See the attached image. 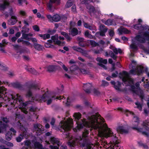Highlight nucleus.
<instances>
[{
  "label": "nucleus",
  "instance_id": "obj_15",
  "mask_svg": "<svg viewBox=\"0 0 149 149\" xmlns=\"http://www.w3.org/2000/svg\"><path fill=\"white\" fill-rule=\"evenodd\" d=\"M111 83L114 86L113 87L116 90L118 91H121V90L120 88L121 84L120 82L118 81L117 83H116L114 81H111Z\"/></svg>",
  "mask_w": 149,
  "mask_h": 149
},
{
  "label": "nucleus",
  "instance_id": "obj_61",
  "mask_svg": "<svg viewBox=\"0 0 149 149\" xmlns=\"http://www.w3.org/2000/svg\"><path fill=\"white\" fill-rule=\"evenodd\" d=\"M119 74L120 75H124L126 76H128L129 75L128 73L125 71H122V72H120Z\"/></svg>",
  "mask_w": 149,
  "mask_h": 149
},
{
  "label": "nucleus",
  "instance_id": "obj_3",
  "mask_svg": "<svg viewBox=\"0 0 149 149\" xmlns=\"http://www.w3.org/2000/svg\"><path fill=\"white\" fill-rule=\"evenodd\" d=\"M81 115L79 113H75L74 115V120L76 121L77 126L75 128L73 129L74 132H77V130H79L82 129L83 127L88 125V123L85 118L81 120V122H79V120L81 118Z\"/></svg>",
  "mask_w": 149,
  "mask_h": 149
},
{
  "label": "nucleus",
  "instance_id": "obj_38",
  "mask_svg": "<svg viewBox=\"0 0 149 149\" xmlns=\"http://www.w3.org/2000/svg\"><path fill=\"white\" fill-rule=\"evenodd\" d=\"M88 41H89L91 45L93 47L99 46V44L98 43L96 42L94 40H89Z\"/></svg>",
  "mask_w": 149,
  "mask_h": 149
},
{
  "label": "nucleus",
  "instance_id": "obj_52",
  "mask_svg": "<svg viewBox=\"0 0 149 149\" xmlns=\"http://www.w3.org/2000/svg\"><path fill=\"white\" fill-rule=\"evenodd\" d=\"M33 29L36 31L38 32L40 31V28L37 25H35L32 26Z\"/></svg>",
  "mask_w": 149,
  "mask_h": 149
},
{
  "label": "nucleus",
  "instance_id": "obj_24",
  "mask_svg": "<svg viewBox=\"0 0 149 149\" xmlns=\"http://www.w3.org/2000/svg\"><path fill=\"white\" fill-rule=\"evenodd\" d=\"M72 48L74 51L79 52L81 53L85 54V50L79 47L74 46L72 47Z\"/></svg>",
  "mask_w": 149,
  "mask_h": 149
},
{
  "label": "nucleus",
  "instance_id": "obj_25",
  "mask_svg": "<svg viewBox=\"0 0 149 149\" xmlns=\"http://www.w3.org/2000/svg\"><path fill=\"white\" fill-rule=\"evenodd\" d=\"M26 69L28 71L32 74L35 75H37L38 74V72L34 68L27 67Z\"/></svg>",
  "mask_w": 149,
  "mask_h": 149
},
{
  "label": "nucleus",
  "instance_id": "obj_2",
  "mask_svg": "<svg viewBox=\"0 0 149 149\" xmlns=\"http://www.w3.org/2000/svg\"><path fill=\"white\" fill-rule=\"evenodd\" d=\"M16 96H13V95H9L8 96L6 95L4 97L5 100H8L9 103L12 105L17 104L20 107H26L27 104L23 102L22 97L19 94H17Z\"/></svg>",
  "mask_w": 149,
  "mask_h": 149
},
{
  "label": "nucleus",
  "instance_id": "obj_7",
  "mask_svg": "<svg viewBox=\"0 0 149 149\" xmlns=\"http://www.w3.org/2000/svg\"><path fill=\"white\" fill-rule=\"evenodd\" d=\"M60 130H63L64 132L70 131L71 129V127L69 123L67 121H61L59 124Z\"/></svg>",
  "mask_w": 149,
  "mask_h": 149
},
{
  "label": "nucleus",
  "instance_id": "obj_16",
  "mask_svg": "<svg viewBox=\"0 0 149 149\" xmlns=\"http://www.w3.org/2000/svg\"><path fill=\"white\" fill-rule=\"evenodd\" d=\"M26 133L25 132H23L20 134L18 137L16 138V140L17 142H20L24 139V137L26 136Z\"/></svg>",
  "mask_w": 149,
  "mask_h": 149
},
{
  "label": "nucleus",
  "instance_id": "obj_57",
  "mask_svg": "<svg viewBox=\"0 0 149 149\" xmlns=\"http://www.w3.org/2000/svg\"><path fill=\"white\" fill-rule=\"evenodd\" d=\"M102 86H107L109 85V83L108 82L104 80L102 81Z\"/></svg>",
  "mask_w": 149,
  "mask_h": 149
},
{
  "label": "nucleus",
  "instance_id": "obj_63",
  "mask_svg": "<svg viewBox=\"0 0 149 149\" xmlns=\"http://www.w3.org/2000/svg\"><path fill=\"white\" fill-rule=\"evenodd\" d=\"M47 19L50 20V21L53 22V16H52L50 15H47Z\"/></svg>",
  "mask_w": 149,
  "mask_h": 149
},
{
  "label": "nucleus",
  "instance_id": "obj_37",
  "mask_svg": "<svg viewBox=\"0 0 149 149\" xmlns=\"http://www.w3.org/2000/svg\"><path fill=\"white\" fill-rule=\"evenodd\" d=\"M51 142L54 144H56L58 146L59 145V141L54 137L52 138H51Z\"/></svg>",
  "mask_w": 149,
  "mask_h": 149
},
{
  "label": "nucleus",
  "instance_id": "obj_12",
  "mask_svg": "<svg viewBox=\"0 0 149 149\" xmlns=\"http://www.w3.org/2000/svg\"><path fill=\"white\" fill-rule=\"evenodd\" d=\"M26 95V97L29 98H31V101L32 102L34 101H37L36 100V99L38 100V97L40 96V95H37L36 97H34L33 96L31 90L29 89L27 92Z\"/></svg>",
  "mask_w": 149,
  "mask_h": 149
},
{
  "label": "nucleus",
  "instance_id": "obj_41",
  "mask_svg": "<svg viewBox=\"0 0 149 149\" xmlns=\"http://www.w3.org/2000/svg\"><path fill=\"white\" fill-rule=\"evenodd\" d=\"M118 31H119V35H121L123 33L126 32V31H128V30L125 28H119L118 29Z\"/></svg>",
  "mask_w": 149,
  "mask_h": 149
},
{
  "label": "nucleus",
  "instance_id": "obj_29",
  "mask_svg": "<svg viewBox=\"0 0 149 149\" xmlns=\"http://www.w3.org/2000/svg\"><path fill=\"white\" fill-rule=\"evenodd\" d=\"M144 67L142 66L138 67L136 70V73L138 75H140L143 72Z\"/></svg>",
  "mask_w": 149,
  "mask_h": 149
},
{
  "label": "nucleus",
  "instance_id": "obj_55",
  "mask_svg": "<svg viewBox=\"0 0 149 149\" xmlns=\"http://www.w3.org/2000/svg\"><path fill=\"white\" fill-rule=\"evenodd\" d=\"M93 92L96 95H98L100 94V92L97 89L94 88L93 91Z\"/></svg>",
  "mask_w": 149,
  "mask_h": 149
},
{
  "label": "nucleus",
  "instance_id": "obj_28",
  "mask_svg": "<svg viewBox=\"0 0 149 149\" xmlns=\"http://www.w3.org/2000/svg\"><path fill=\"white\" fill-rule=\"evenodd\" d=\"M47 71L50 72L55 71L56 70V67L55 65H49L47 67Z\"/></svg>",
  "mask_w": 149,
  "mask_h": 149
},
{
  "label": "nucleus",
  "instance_id": "obj_43",
  "mask_svg": "<svg viewBox=\"0 0 149 149\" xmlns=\"http://www.w3.org/2000/svg\"><path fill=\"white\" fill-rule=\"evenodd\" d=\"M113 20L111 19H108L104 22V24L107 26H110L112 25Z\"/></svg>",
  "mask_w": 149,
  "mask_h": 149
},
{
  "label": "nucleus",
  "instance_id": "obj_48",
  "mask_svg": "<svg viewBox=\"0 0 149 149\" xmlns=\"http://www.w3.org/2000/svg\"><path fill=\"white\" fill-rule=\"evenodd\" d=\"M24 144L25 146H26L28 147L31 146V142L30 140H26L24 141Z\"/></svg>",
  "mask_w": 149,
  "mask_h": 149
},
{
  "label": "nucleus",
  "instance_id": "obj_35",
  "mask_svg": "<svg viewBox=\"0 0 149 149\" xmlns=\"http://www.w3.org/2000/svg\"><path fill=\"white\" fill-rule=\"evenodd\" d=\"M34 146L35 148L39 149H42V145L40 142H36L34 143Z\"/></svg>",
  "mask_w": 149,
  "mask_h": 149
},
{
  "label": "nucleus",
  "instance_id": "obj_5",
  "mask_svg": "<svg viewBox=\"0 0 149 149\" xmlns=\"http://www.w3.org/2000/svg\"><path fill=\"white\" fill-rule=\"evenodd\" d=\"M135 40L140 43H144L146 41H149V31L143 32L142 34L137 35L135 37ZM149 44V42H148Z\"/></svg>",
  "mask_w": 149,
  "mask_h": 149
},
{
  "label": "nucleus",
  "instance_id": "obj_19",
  "mask_svg": "<svg viewBox=\"0 0 149 149\" xmlns=\"http://www.w3.org/2000/svg\"><path fill=\"white\" fill-rule=\"evenodd\" d=\"M12 85L13 87L17 88L19 90H23V86L18 82H16L12 83Z\"/></svg>",
  "mask_w": 149,
  "mask_h": 149
},
{
  "label": "nucleus",
  "instance_id": "obj_26",
  "mask_svg": "<svg viewBox=\"0 0 149 149\" xmlns=\"http://www.w3.org/2000/svg\"><path fill=\"white\" fill-rule=\"evenodd\" d=\"M61 35L63 36L67 40L68 42L70 41L72 39V38L70 37L69 35L67 33L64 31H61L60 32Z\"/></svg>",
  "mask_w": 149,
  "mask_h": 149
},
{
  "label": "nucleus",
  "instance_id": "obj_60",
  "mask_svg": "<svg viewBox=\"0 0 149 149\" xmlns=\"http://www.w3.org/2000/svg\"><path fill=\"white\" fill-rule=\"evenodd\" d=\"M45 47L46 48H52L54 46L53 45H51L50 43H45Z\"/></svg>",
  "mask_w": 149,
  "mask_h": 149
},
{
  "label": "nucleus",
  "instance_id": "obj_13",
  "mask_svg": "<svg viewBox=\"0 0 149 149\" xmlns=\"http://www.w3.org/2000/svg\"><path fill=\"white\" fill-rule=\"evenodd\" d=\"M60 0H50L47 4V6L48 9L51 10L52 9V6L54 3H55L57 5H59L60 3Z\"/></svg>",
  "mask_w": 149,
  "mask_h": 149
},
{
  "label": "nucleus",
  "instance_id": "obj_50",
  "mask_svg": "<svg viewBox=\"0 0 149 149\" xmlns=\"http://www.w3.org/2000/svg\"><path fill=\"white\" fill-rule=\"evenodd\" d=\"M135 104L137 106V108L139 109V110L141 111L142 110V105L140 103L138 102H136L135 103Z\"/></svg>",
  "mask_w": 149,
  "mask_h": 149
},
{
  "label": "nucleus",
  "instance_id": "obj_20",
  "mask_svg": "<svg viewBox=\"0 0 149 149\" xmlns=\"http://www.w3.org/2000/svg\"><path fill=\"white\" fill-rule=\"evenodd\" d=\"M117 131L121 134H127L128 132V130L125 129L123 126H119L117 128Z\"/></svg>",
  "mask_w": 149,
  "mask_h": 149
},
{
  "label": "nucleus",
  "instance_id": "obj_17",
  "mask_svg": "<svg viewBox=\"0 0 149 149\" xmlns=\"http://www.w3.org/2000/svg\"><path fill=\"white\" fill-rule=\"evenodd\" d=\"M17 17L15 16L11 17V18L8 20V24L10 25H14L17 22Z\"/></svg>",
  "mask_w": 149,
  "mask_h": 149
},
{
  "label": "nucleus",
  "instance_id": "obj_30",
  "mask_svg": "<svg viewBox=\"0 0 149 149\" xmlns=\"http://www.w3.org/2000/svg\"><path fill=\"white\" fill-rule=\"evenodd\" d=\"M78 29L75 28H73L71 29L70 31L71 35L73 36H74L78 34Z\"/></svg>",
  "mask_w": 149,
  "mask_h": 149
},
{
  "label": "nucleus",
  "instance_id": "obj_64",
  "mask_svg": "<svg viewBox=\"0 0 149 149\" xmlns=\"http://www.w3.org/2000/svg\"><path fill=\"white\" fill-rule=\"evenodd\" d=\"M114 34V32L113 30H110L109 32V34L110 36L112 37L113 36Z\"/></svg>",
  "mask_w": 149,
  "mask_h": 149
},
{
  "label": "nucleus",
  "instance_id": "obj_40",
  "mask_svg": "<svg viewBox=\"0 0 149 149\" xmlns=\"http://www.w3.org/2000/svg\"><path fill=\"white\" fill-rule=\"evenodd\" d=\"M100 31L107 32V29L106 28V27L104 25L101 24L100 26Z\"/></svg>",
  "mask_w": 149,
  "mask_h": 149
},
{
  "label": "nucleus",
  "instance_id": "obj_42",
  "mask_svg": "<svg viewBox=\"0 0 149 149\" xmlns=\"http://www.w3.org/2000/svg\"><path fill=\"white\" fill-rule=\"evenodd\" d=\"M54 42L55 44L59 46H63L65 44L64 42H61L60 41L58 40V39L56 41H54Z\"/></svg>",
  "mask_w": 149,
  "mask_h": 149
},
{
  "label": "nucleus",
  "instance_id": "obj_10",
  "mask_svg": "<svg viewBox=\"0 0 149 149\" xmlns=\"http://www.w3.org/2000/svg\"><path fill=\"white\" fill-rule=\"evenodd\" d=\"M83 85V89L87 93H90L93 88L92 84L84 83Z\"/></svg>",
  "mask_w": 149,
  "mask_h": 149
},
{
  "label": "nucleus",
  "instance_id": "obj_6",
  "mask_svg": "<svg viewBox=\"0 0 149 149\" xmlns=\"http://www.w3.org/2000/svg\"><path fill=\"white\" fill-rule=\"evenodd\" d=\"M36 100L38 102H45L47 101V103L48 105L51 104L52 102V99L49 98L46 93L43 94L42 96H40L38 97V99H36Z\"/></svg>",
  "mask_w": 149,
  "mask_h": 149
},
{
  "label": "nucleus",
  "instance_id": "obj_46",
  "mask_svg": "<svg viewBox=\"0 0 149 149\" xmlns=\"http://www.w3.org/2000/svg\"><path fill=\"white\" fill-rule=\"evenodd\" d=\"M76 40L78 42V44L79 45L81 42H84V39L83 38L78 37L76 38Z\"/></svg>",
  "mask_w": 149,
  "mask_h": 149
},
{
  "label": "nucleus",
  "instance_id": "obj_18",
  "mask_svg": "<svg viewBox=\"0 0 149 149\" xmlns=\"http://www.w3.org/2000/svg\"><path fill=\"white\" fill-rule=\"evenodd\" d=\"M86 8L88 10L89 13L91 15V13H94L95 12V9L94 7L90 4L87 5Z\"/></svg>",
  "mask_w": 149,
  "mask_h": 149
},
{
  "label": "nucleus",
  "instance_id": "obj_33",
  "mask_svg": "<svg viewBox=\"0 0 149 149\" xmlns=\"http://www.w3.org/2000/svg\"><path fill=\"white\" fill-rule=\"evenodd\" d=\"M82 146L83 147H86L87 149H93V148L90 145L87 143L86 141H85L82 143Z\"/></svg>",
  "mask_w": 149,
  "mask_h": 149
},
{
  "label": "nucleus",
  "instance_id": "obj_14",
  "mask_svg": "<svg viewBox=\"0 0 149 149\" xmlns=\"http://www.w3.org/2000/svg\"><path fill=\"white\" fill-rule=\"evenodd\" d=\"M117 139V137L116 136H115L113 140L110 141L113 147L112 149H115V148L119 147L118 144L119 143V140Z\"/></svg>",
  "mask_w": 149,
  "mask_h": 149
},
{
  "label": "nucleus",
  "instance_id": "obj_59",
  "mask_svg": "<svg viewBox=\"0 0 149 149\" xmlns=\"http://www.w3.org/2000/svg\"><path fill=\"white\" fill-rule=\"evenodd\" d=\"M115 73H113L111 74V78H116L118 76V72L117 71H115Z\"/></svg>",
  "mask_w": 149,
  "mask_h": 149
},
{
  "label": "nucleus",
  "instance_id": "obj_21",
  "mask_svg": "<svg viewBox=\"0 0 149 149\" xmlns=\"http://www.w3.org/2000/svg\"><path fill=\"white\" fill-rule=\"evenodd\" d=\"M33 46L35 49L38 51H42L44 48L42 45L37 43H34Z\"/></svg>",
  "mask_w": 149,
  "mask_h": 149
},
{
  "label": "nucleus",
  "instance_id": "obj_22",
  "mask_svg": "<svg viewBox=\"0 0 149 149\" xmlns=\"http://www.w3.org/2000/svg\"><path fill=\"white\" fill-rule=\"evenodd\" d=\"M8 125L4 123H1L0 125V133L6 132Z\"/></svg>",
  "mask_w": 149,
  "mask_h": 149
},
{
  "label": "nucleus",
  "instance_id": "obj_49",
  "mask_svg": "<svg viewBox=\"0 0 149 149\" xmlns=\"http://www.w3.org/2000/svg\"><path fill=\"white\" fill-rule=\"evenodd\" d=\"M79 45L81 47H84L86 46H88V45L86 43V42L84 41V40L83 42H81L80 44L78 45Z\"/></svg>",
  "mask_w": 149,
  "mask_h": 149
},
{
  "label": "nucleus",
  "instance_id": "obj_34",
  "mask_svg": "<svg viewBox=\"0 0 149 149\" xmlns=\"http://www.w3.org/2000/svg\"><path fill=\"white\" fill-rule=\"evenodd\" d=\"M9 4L7 2H5L3 4H0V10H4L6 8L7 6H8Z\"/></svg>",
  "mask_w": 149,
  "mask_h": 149
},
{
  "label": "nucleus",
  "instance_id": "obj_54",
  "mask_svg": "<svg viewBox=\"0 0 149 149\" xmlns=\"http://www.w3.org/2000/svg\"><path fill=\"white\" fill-rule=\"evenodd\" d=\"M22 37H21L22 39H23L26 40L27 39V38L28 37L27 34L26 33L22 32Z\"/></svg>",
  "mask_w": 149,
  "mask_h": 149
},
{
  "label": "nucleus",
  "instance_id": "obj_32",
  "mask_svg": "<svg viewBox=\"0 0 149 149\" xmlns=\"http://www.w3.org/2000/svg\"><path fill=\"white\" fill-rule=\"evenodd\" d=\"M61 19V17L59 15L55 14L53 15V22H58Z\"/></svg>",
  "mask_w": 149,
  "mask_h": 149
},
{
  "label": "nucleus",
  "instance_id": "obj_9",
  "mask_svg": "<svg viewBox=\"0 0 149 149\" xmlns=\"http://www.w3.org/2000/svg\"><path fill=\"white\" fill-rule=\"evenodd\" d=\"M133 28L136 30H140L141 31L148 30L149 31V26L146 25H142L141 23H138L133 25Z\"/></svg>",
  "mask_w": 149,
  "mask_h": 149
},
{
  "label": "nucleus",
  "instance_id": "obj_1",
  "mask_svg": "<svg viewBox=\"0 0 149 149\" xmlns=\"http://www.w3.org/2000/svg\"><path fill=\"white\" fill-rule=\"evenodd\" d=\"M92 123V128L95 130H98L99 132L102 131L104 128L106 136L108 137L114 136L113 133L110 128L108 127L107 125L104 124L105 122L104 119L97 113L95 115H93L91 117H89Z\"/></svg>",
  "mask_w": 149,
  "mask_h": 149
},
{
  "label": "nucleus",
  "instance_id": "obj_47",
  "mask_svg": "<svg viewBox=\"0 0 149 149\" xmlns=\"http://www.w3.org/2000/svg\"><path fill=\"white\" fill-rule=\"evenodd\" d=\"M130 47L131 49H133L134 50L137 51L138 49L137 46L135 43H132L130 45Z\"/></svg>",
  "mask_w": 149,
  "mask_h": 149
},
{
  "label": "nucleus",
  "instance_id": "obj_23",
  "mask_svg": "<svg viewBox=\"0 0 149 149\" xmlns=\"http://www.w3.org/2000/svg\"><path fill=\"white\" fill-rule=\"evenodd\" d=\"M28 88L29 89H33L35 90L40 89V87L38 84H29L28 86Z\"/></svg>",
  "mask_w": 149,
  "mask_h": 149
},
{
  "label": "nucleus",
  "instance_id": "obj_51",
  "mask_svg": "<svg viewBox=\"0 0 149 149\" xmlns=\"http://www.w3.org/2000/svg\"><path fill=\"white\" fill-rule=\"evenodd\" d=\"M80 72L82 74H87L88 73V72L86 70L83 68L79 69Z\"/></svg>",
  "mask_w": 149,
  "mask_h": 149
},
{
  "label": "nucleus",
  "instance_id": "obj_39",
  "mask_svg": "<svg viewBox=\"0 0 149 149\" xmlns=\"http://www.w3.org/2000/svg\"><path fill=\"white\" fill-rule=\"evenodd\" d=\"M2 43H0V47L1 48L6 46V45H7L8 42H6V39H4L2 40Z\"/></svg>",
  "mask_w": 149,
  "mask_h": 149
},
{
  "label": "nucleus",
  "instance_id": "obj_27",
  "mask_svg": "<svg viewBox=\"0 0 149 149\" xmlns=\"http://www.w3.org/2000/svg\"><path fill=\"white\" fill-rule=\"evenodd\" d=\"M36 135L37 136H40L42 134L45 133V130L42 126L40 128H39L36 131Z\"/></svg>",
  "mask_w": 149,
  "mask_h": 149
},
{
  "label": "nucleus",
  "instance_id": "obj_58",
  "mask_svg": "<svg viewBox=\"0 0 149 149\" xmlns=\"http://www.w3.org/2000/svg\"><path fill=\"white\" fill-rule=\"evenodd\" d=\"M2 120L4 123H7L9 122L8 119L6 117H3L1 118Z\"/></svg>",
  "mask_w": 149,
  "mask_h": 149
},
{
  "label": "nucleus",
  "instance_id": "obj_56",
  "mask_svg": "<svg viewBox=\"0 0 149 149\" xmlns=\"http://www.w3.org/2000/svg\"><path fill=\"white\" fill-rule=\"evenodd\" d=\"M42 125L40 124H36L34 125L33 127L35 131H36L40 127H42Z\"/></svg>",
  "mask_w": 149,
  "mask_h": 149
},
{
  "label": "nucleus",
  "instance_id": "obj_8",
  "mask_svg": "<svg viewBox=\"0 0 149 149\" xmlns=\"http://www.w3.org/2000/svg\"><path fill=\"white\" fill-rule=\"evenodd\" d=\"M29 19L30 21H27V20H24L23 21V23L25 25L22 27V30L21 31L22 32L29 33V29L27 27V26H29V23L31 22L32 20V17L30 16L29 17Z\"/></svg>",
  "mask_w": 149,
  "mask_h": 149
},
{
  "label": "nucleus",
  "instance_id": "obj_11",
  "mask_svg": "<svg viewBox=\"0 0 149 149\" xmlns=\"http://www.w3.org/2000/svg\"><path fill=\"white\" fill-rule=\"evenodd\" d=\"M6 90H7V89H6V88L4 87H0V98H2L5 100L4 99V97H6V95L8 96L9 95H11V94L7 93L6 92ZM12 95L14 96L13 94H12Z\"/></svg>",
  "mask_w": 149,
  "mask_h": 149
},
{
  "label": "nucleus",
  "instance_id": "obj_45",
  "mask_svg": "<svg viewBox=\"0 0 149 149\" xmlns=\"http://www.w3.org/2000/svg\"><path fill=\"white\" fill-rule=\"evenodd\" d=\"M79 69L78 67L75 65L71 66L70 68V70L72 71H75Z\"/></svg>",
  "mask_w": 149,
  "mask_h": 149
},
{
  "label": "nucleus",
  "instance_id": "obj_53",
  "mask_svg": "<svg viewBox=\"0 0 149 149\" xmlns=\"http://www.w3.org/2000/svg\"><path fill=\"white\" fill-rule=\"evenodd\" d=\"M144 52L147 55H149V49H147L144 47L142 48Z\"/></svg>",
  "mask_w": 149,
  "mask_h": 149
},
{
  "label": "nucleus",
  "instance_id": "obj_31",
  "mask_svg": "<svg viewBox=\"0 0 149 149\" xmlns=\"http://www.w3.org/2000/svg\"><path fill=\"white\" fill-rule=\"evenodd\" d=\"M12 137V133L10 131H8L6 134V139L8 141H10Z\"/></svg>",
  "mask_w": 149,
  "mask_h": 149
},
{
  "label": "nucleus",
  "instance_id": "obj_44",
  "mask_svg": "<svg viewBox=\"0 0 149 149\" xmlns=\"http://www.w3.org/2000/svg\"><path fill=\"white\" fill-rule=\"evenodd\" d=\"M89 133V131L88 130L85 129L84 132H83L82 136L83 137H87Z\"/></svg>",
  "mask_w": 149,
  "mask_h": 149
},
{
  "label": "nucleus",
  "instance_id": "obj_62",
  "mask_svg": "<svg viewBox=\"0 0 149 149\" xmlns=\"http://www.w3.org/2000/svg\"><path fill=\"white\" fill-rule=\"evenodd\" d=\"M68 144L69 146L70 147H74L75 146V143L74 142H69L68 143Z\"/></svg>",
  "mask_w": 149,
  "mask_h": 149
},
{
  "label": "nucleus",
  "instance_id": "obj_36",
  "mask_svg": "<svg viewBox=\"0 0 149 149\" xmlns=\"http://www.w3.org/2000/svg\"><path fill=\"white\" fill-rule=\"evenodd\" d=\"M73 0H68L65 5L66 8H69L72 6L73 4Z\"/></svg>",
  "mask_w": 149,
  "mask_h": 149
},
{
  "label": "nucleus",
  "instance_id": "obj_4",
  "mask_svg": "<svg viewBox=\"0 0 149 149\" xmlns=\"http://www.w3.org/2000/svg\"><path fill=\"white\" fill-rule=\"evenodd\" d=\"M137 120L135 121V125L136 127H132V129L134 130H136L138 132H141L143 135H145L147 137L149 136V128L148 127V124L145 122H143L142 125L143 127L142 128H138L139 125V118H136Z\"/></svg>",
  "mask_w": 149,
  "mask_h": 149
}]
</instances>
